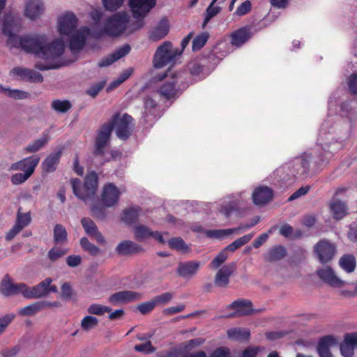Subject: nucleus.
Listing matches in <instances>:
<instances>
[{
    "label": "nucleus",
    "instance_id": "f257e3e1",
    "mask_svg": "<svg viewBox=\"0 0 357 357\" xmlns=\"http://www.w3.org/2000/svg\"><path fill=\"white\" fill-rule=\"evenodd\" d=\"M187 76L185 72H172L171 69L158 74L154 79L162 82L158 86L156 93L164 100H176L189 86Z\"/></svg>",
    "mask_w": 357,
    "mask_h": 357
},
{
    "label": "nucleus",
    "instance_id": "f03ea898",
    "mask_svg": "<svg viewBox=\"0 0 357 357\" xmlns=\"http://www.w3.org/2000/svg\"><path fill=\"white\" fill-rule=\"evenodd\" d=\"M26 52L35 54L37 56L52 60L61 56L65 49L62 39H56L52 43L47 42L45 36L34 35L31 40H26L24 43Z\"/></svg>",
    "mask_w": 357,
    "mask_h": 357
},
{
    "label": "nucleus",
    "instance_id": "7ed1b4c3",
    "mask_svg": "<svg viewBox=\"0 0 357 357\" xmlns=\"http://www.w3.org/2000/svg\"><path fill=\"white\" fill-rule=\"evenodd\" d=\"M182 54L179 48H173L169 41L164 42L160 45L153 56V64L155 68H161L169 63H174Z\"/></svg>",
    "mask_w": 357,
    "mask_h": 357
},
{
    "label": "nucleus",
    "instance_id": "20e7f679",
    "mask_svg": "<svg viewBox=\"0 0 357 357\" xmlns=\"http://www.w3.org/2000/svg\"><path fill=\"white\" fill-rule=\"evenodd\" d=\"M98 183V176L96 172L92 171L87 174L84 184L78 178L71 180L73 190L75 196L79 199L91 198L96 192Z\"/></svg>",
    "mask_w": 357,
    "mask_h": 357
},
{
    "label": "nucleus",
    "instance_id": "39448f33",
    "mask_svg": "<svg viewBox=\"0 0 357 357\" xmlns=\"http://www.w3.org/2000/svg\"><path fill=\"white\" fill-rule=\"evenodd\" d=\"M105 124H112V130L115 128L116 136L122 140L128 139L132 134V118L128 114L120 116L119 113H116L112 116L110 121Z\"/></svg>",
    "mask_w": 357,
    "mask_h": 357
},
{
    "label": "nucleus",
    "instance_id": "423d86ee",
    "mask_svg": "<svg viewBox=\"0 0 357 357\" xmlns=\"http://www.w3.org/2000/svg\"><path fill=\"white\" fill-rule=\"evenodd\" d=\"M155 0H130L129 5L133 13V17L137 19L136 25L132 31L137 30L144 25L142 19L155 5Z\"/></svg>",
    "mask_w": 357,
    "mask_h": 357
},
{
    "label": "nucleus",
    "instance_id": "0eeeda50",
    "mask_svg": "<svg viewBox=\"0 0 357 357\" xmlns=\"http://www.w3.org/2000/svg\"><path fill=\"white\" fill-rule=\"evenodd\" d=\"M315 257L321 264L330 262L335 255L336 246L326 238L320 239L313 247Z\"/></svg>",
    "mask_w": 357,
    "mask_h": 357
},
{
    "label": "nucleus",
    "instance_id": "6e6552de",
    "mask_svg": "<svg viewBox=\"0 0 357 357\" xmlns=\"http://www.w3.org/2000/svg\"><path fill=\"white\" fill-rule=\"evenodd\" d=\"M128 15L125 13L114 14L109 18L105 24V32L111 36H119L126 28L128 22Z\"/></svg>",
    "mask_w": 357,
    "mask_h": 357
},
{
    "label": "nucleus",
    "instance_id": "1a4fd4ad",
    "mask_svg": "<svg viewBox=\"0 0 357 357\" xmlns=\"http://www.w3.org/2000/svg\"><path fill=\"white\" fill-rule=\"evenodd\" d=\"M112 132V124H103L98 129L94 143V150L93 152L94 155H104L107 147L110 144Z\"/></svg>",
    "mask_w": 357,
    "mask_h": 357
},
{
    "label": "nucleus",
    "instance_id": "9d476101",
    "mask_svg": "<svg viewBox=\"0 0 357 357\" xmlns=\"http://www.w3.org/2000/svg\"><path fill=\"white\" fill-rule=\"evenodd\" d=\"M39 162L40 158L33 155L11 164L9 170L22 171L24 173L31 176Z\"/></svg>",
    "mask_w": 357,
    "mask_h": 357
},
{
    "label": "nucleus",
    "instance_id": "9b49d317",
    "mask_svg": "<svg viewBox=\"0 0 357 357\" xmlns=\"http://www.w3.org/2000/svg\"><path fill=\"white\" fill-rule=\"evenodd\" d=\"M236 270V263L231 262L222 266L217 272L214 284L218 287H226L229 283V278Z\"/></svg>",
    "mask_w": 357,
    "mask_h": 357
},
{
    "label": "nucleus",
    "instance_id": "f8f14e48",
    "mask_svg": "<svg viewBox=\"0 0 357 357\" xmlns=\"http://www.w3.org/2000/svg\"><path fill=\"white\" fill-rule=\"evenodd\" d=\"M77 20L72 13H67L60 17L58 21L59 31L61 35L70 36L77 31Z\"/></svg>",
    "mask_w": 357,
    "mask_h": 357
},
{
    "label": "nucleus",
    "instance_id": "ddd939ff",
    "mask_svg": "<svg viewBox=\"0 0 357 357\" xmlns=\"http://www.w3.org/2000/svg\"><path fill=\"white\" fill-rule=\"evenodd\" d=\"M143 298V296L141 293L126 290L121 291L116 293L112 294L109 297V302L113 305H116L117 303H128L133 301H139Z\"/></svg>",
    "mask_w": 357,
    "mask_h": 357
},
{
    "label": "nucleus",
    "instance_id": "4468645a",
    "mask_svg": "<svg viewBox=\"0 0 357 357\" xmlns=\"http://www.w3.org/2000/svg\"><path fill=\"white\" fill-rule=\"evenodd\" d=\"M257 30L253 31L251 26H245L234 31L231 34V44L236 47H241L250 39Z\"/></svg>",
    "mask_w": 357,
    "mask_h": 357
},
{
    "label": "nucleus",
    "instance_id": "2eb2a0df",
    "mask_svg": "<svg viewBox=\"0 0 357 357\" xmlns=\"http://www.w3.org/2000/svg\"><path fill=\"white\" fill-rule=\"evenodd\" d=\"M89 33L90 29L85 26L70 35V49L73 52H79L84 47Z\"/></svg>",
    "mask_w": 357,
    "mask_h": 357
},
{
    "label": "nucleus",
    "instance_id": "dca6fc26",
    "mask_svg": "<svg viewBox=\"0 0 357 357\" xmlns=\"http://www.w3.org/2000/svg\"><path fill=\"white\" fill-rule=\"evenodd\" d=\"M319 278L325 283L333 287H342L345 282L338 278L330 266L322 267L317 271Z\"/></svg>",
    "mask_w": 357,
    "mask_h": 357
},
{
    "label": "nucleus",
    "instance_id": "f3484780",
    "mask_svg": "<svg viewBox=\"0 0 357 357\" xmlns=\"http://www.w3.org/2000/svg\"><path fill=\"white\" fill-rule=\"evenodd\" d=\"M228 309H234L236 311L230 314L227 317H234L238 316H247L252 314V302L245 299H238L234 301L227 307Z\"/></svg>",
    "mask_w": 357,
    "mask_h": 357
},
{
    "label": "nucleus",
    "instance_id": "a211bd4d",
    "mask_svg": "<svg viewBox=\"0 0 357 357\" xmlns=\"http://www.w3.org/2000/svg\"><path fill=\"white\" fill-rule=\"evenodd\" d=\"M11 73L14 75L19 77L20 79H26L31 82L41 83L43 82V75L34 70L15 67L12 70Z\"/></svg>",
    "mask_w": 357,
    "mask_h": 357
},
{
    "label": "nucleus",
    "instance_id": "6ab92c4d",
    "mask_svg": "<svg viewBox=\"0 0 357 357\" xmlns=\"http://www.w3.org/2000/svg\"><path fill=\"white\" fill-rule=\"evenodd\" d=\"M355 348H357V333H346L340 346L341 354L344 357H352Z\"/></svg>",
    "mask_w": 357,
    "mask_h": 357
},
{
    "label": "nucleus",
    "instance_id": "aec40b11",
    "mask_svg": "<svg viewBox=\"0 0 357 357\" xmlns=\"http://www.w3.org/2000/svg\"><path fill=\"white\" fill-rule=\"evenodd\" d=\"M116 252L121 256H128L144 252L142 245L130 240H125L118 244Z\"/></svg>",
    "mask_w": 357,
    "mask_h": 357
},
{
    "label": "nucleus",
    "instance_id": "412c9836",
    "mask_svg": "<svg viewBox=\"0 0 357 357\" xmlns=\"http://www.w3.org/2000/svg\"><path fill=\"white\" fill-rule=\"evenodd\" d=\"M337 344V340L332 335H326L320 338L317 346V351L319 356L332 357L330 348Z\"/></svg>",
    "mask_w": 357,
    "mask_h": 357
},
{
    "label": "nucleus",
    "instance_id": "4be33fe9",
    "mask_svg": "<svg viewBox=\"0 0 357 357\" xmlns=\"http://www.w3.org/2000/svg\"><path fill=\"white\" fill-rule=\"evenodd\" d=\"M200 265L201 264L198 261H189L179 263L176 272L181 277L190 278L197 273Z\"/></svg>",
    "mask_w": 357,
    "mask_h": 357
},
{
    "label": "nucleus",
    "instance_id": "5701e85b",
    "mask_svg": "<svg viewBox=\"0 0 357 357\" xmlns=\"http://www.w3.org/2000/svg\"><path fill=\"white\" fill-rule=\"evenodd\" d=\"M52 282V280L47 278L32 288L28 287L27 299H37L46 296L47 294V288Z\"/></svg>",
    "mask_w": 357,
    "mask_h": 357
},
{
    "label": "nucleus",
    "instance_id": "b1692460",
    "mask_svg": "<svg viewBox=\"0 0 357 357\" xmlns=\"http://www.w3.org/2000/svg\"><path fill=\"white\" fill-rule=\"evenodd\" d=\"M3 33L8 38V45H10L11 47H20L24 51L26 50V47L24 46L25 40H31V36L19 37L18 36L13 34L7 23H4L3 24Z\"/></svg>",
    "mask_w": 357,
    "mask_h": 357
},
{
    "label": "nucleus",
    "instance_id": "393cba45",
    "mask_svg": "<svg viewBox=\"0 0 357 357\" xmlns=\"http://www.w3.org/2000/svg\"><path fill=\"white\" fill-rule=\"evenodd\" d=\"M44 6L40 0H27L24 9L25 15L31 19L38 18L43 12Z\"/></svg>",
    "mask_w": 357,
    "mask_h": 357
},
{
    "label": "nucleus",
    "instance_id": "a878e982",
    "mask_svg": "<svg viewBox=\"0 0 357 357\" xmlns=\"http://www.w3.org/2000/svg\"><path fill=\"white\" fill-rule=\"evenodd\" d=\"M61 156V151L50 154L42 162L43 170L47 173L54 172L59 163Z\"/></svg>",
    "mask_w": 357,
    "mask_h": 357
},
{
    "label": "nucleus",
    "instance_id": "bb28decb",
    "mask_svg": "<svg viewBox=\"0 0 357 357\" xmlns=\"http://www.w3.org/2000/svg\"><path fill=\"white\" fill-rule=\"evenodd\" d=\"M169 32L168 21L165 19L161 20L157 26L150 33V39L154 41L161 40L165 37Z\"/></svg>",
    "mask_w": 357,
    "mask_h": 357
},
{
    "label": "nucleus",
    "instance_id": "cd10ccee",
    "mask_svg": "<svg viewBox=\"0 0 357 357\" xmlns=\"http://www.w3.org/2000/svg\"><path fill=\"white\" fill-rule=\"evenodd\" d=\"M117 202H94L91 206V215L98 219H103L107 215V210L114 207Z\"/></svg>",
    "mask_w": 357,
    "mask_h": 357
},
{
    "label": "nucleus",
    "instance_id": "c85d7f7f",
    "mask_svg": "<svg viewBox=\"0 0 357 357\" xmlns=\"http://www.w3.org/2000/svg\"><path fill=\"white\" fill-rule=\"evenodd\" d=\"M140 208L137 207H130L123 210L121 220L126 225H132L137 222L140 214Z\"/></svg>",
    "mask_w": 357,
    "mask_h": 357
},
{
    "label": "nucleus",
    "instance_id": "c756f323",
    "mask_svg": "<svg viewBox=\"0 0 357 357\" xmlns=\"http://www.w3.org/2000/svg\"><path fill=\"white\" fill-rule=\"evenodd\" d=\"M252 201H271L273 198V191L268 186H259L252 195Z\"/></svg>",
    "mask_w": 357,
    "mask_h": 357
},
{
    "label": "nucleus",
    "instance_id": "7c9ffc66",
    "mask_svg": "<svg viewBox=\"0 0 357 357\" xmlns=\"http://www.w3.org/2000/svg\"><path fill=\"white\" fill-rule=\"evenodd\" d=\"M287 255L286 248L283 245H276L268 250L264 256L266 261H276L284 258Z\"/></svg>",
    "mask_w": 357,
    "mask_h": 357
},
{
    "label": "nucleus",
    "instance_id": "2f4dec72",
    "mask_svg": "<svg viewBox=\"0 0 357 357\" xmlns=\"http://www.w3.org/2000/svg\"><path fill=\"white\" fill-rule=\"evenodd\" d=\"M330 210L335 220H341L349 213L345 202H331Z\"/></svg>",
    "mask_w": 357,
    "mask_h": 357
},
{
    "label": "nucleus",
    "instance_id": "473e14b6",
    "mask_svg": "<svg viewBox=\"0 0 357 357\" xmlns=\"http://www.w3.org/2000/svg\"><path fill=\"white\" fill-rule=\"evenodd\" d=\"M53 241L55 245H64L68 242V233L61 224H56L53 230Z\"/></svg>",
    "mask_w": 357,
    "mask_h": 357
},
{
    "label": "nucleus",
    "instance_id": "72a5a7b5",
    "mask_svg": "<svg viewBox=\"0 0 357 357\" xmlns=\"http://www.w3.org/2000/svg\"><path fill=\"white\" fill-rule=\"evenodd\" d=\"M157 106L155 101L150 98L146 97L144 100L145 112L144 114V120L145 122L152 123L156 119L155 112H152L153 109H155Z\"/></svg>",
    "mask_w": 357,
    "mask_h": 357
},
{
    "label": "nucleus",
    "instance_id": "f704fd0d",
    "mask_svg": "<svg viewBox=\"0 0 357 357\" xmlns=\"http://www.w3.org/2000/svg\"><path fill=\"white\" fill-rule=\"evenodd\" d=\"M120 192L112 183H108L104 186L102 192V201H117Z\"/></svg>",
    "mask_w": 357,
    "mask_h": 357
},
{
    "label": "nucleus",
    "instance_id": "c9c22d12",
    "mask_svg": "<svg viewBox=\"0 0 357 357\" xmlns=\"http://www.w3.org/2000/svg\"><path fill=\"white\" fill-rule=\"evenodd\" d=\"M14 284L10 275H5L0 282L1 294L6 297L13 296Z\"/></svg>",
    "mask_w": 357,
    "mask_h": 357
},
{
    "label": "nucleus",
    "instance_id": "e433bc0d",
    "mask_svg": "<svg viewBox=\"0 0 357 357\" xmlns=\"http://www.w3.org/2000/svg\"><path fill=\"white\" fill-rule=\"evenodd\" d=\"M228 337L234 340H248L250 338V331L245 328H234L227 331Z\"/></svg>",
    "mask_w": 357,
    "mask_h": 357
},
{
    "label": "nucleus",
    "instance_id": "4c0bfd02",
    "mask_svg": "<svg viewBox=\"0 0 357 357\" xmlns=\"http://www.w3.org/2000/svg\"><path fill=\"white\" fill-rule=\"evenodd\" d=\"M49 138L47 135H43L41 137L29 143L25 148L26 153H36L44 147L48 142Z\"/></svg>",
    "mask_w": 357,
    "mask_h": 357
},
{
    "label": "nucleus",
    "instance_id": "58836bf2",
    "mask_svg": "<svg viewBox=\"0 0 357 357\" xmlns=\"http://www.w3.org/2000/svg\"><path fill=\"white\" fill-rule=\"evenodd\" d=\"M254 234H248L243 236L242 237L238 238V239L233 241L231 243L227 245L223 250H226V252L228 251L234 252L241 246L245 245L253 238Z\"/></svg>",
    "mask_w": 357,
    "mask_h": 357
},
{
    "label": "nucleus",
    "instance_id": "ea45409f",
    "mask_svg": "<svg viewBox=\"0 0 357 357\" xmlns=\"http://www.w3.org/2000/svg\"><path fill=\"white\" fill-rule=\"evenodd\" d=\"M339 265L347 273H351L356 268V259L351 255H344L340 259Z\"/></svg>",
    "mask_w": 357,
    "mask_h": 357
},
{
    "label": "nucleus",
    "instance_id": "a19ab883",
    "mask_svg": "<svg viewBox=\"0 0 357 357\" xmlns=\"http://www.w3.org/2000/svg\"><path fill=\"white\" fill-rule=\"evenodd\" d=\"M153 231L148 227L139 225L134 228V236L136 240L139 241H144L151 237Z\"/></svg>",
    "mask_w": 357,
    "mask_h": 357
},
{
    "label": "nucleus",
    "instance_id": "79ce46f5",
    "mask_svg": "<svg viewBox=\"0 0 357 357\" xmlns=\"http://www.w3.org/2000/svg\"><path fill=\"white\" fill-rule=\"evenodd\" d=\"M354 190L350 187L342 186L335 189L333 201H342L345 199L352 198Z\"/></svg>",
    "mask_w": 357,
    "mask_h": 357
},
{
    "label": "nucleus",
    "instance_id": "37998d69",
    "mask_svg": "<svg viewBox=\"0 0 357 357\" xmlns=\"http://www.w3.org/2000/svg\"><path fill=\"white\" fill-rule=\"evenodd\" d=\"M221 213L227 218L232 215L241 217L245 213V210L240 208L237 206V202H230L222 208Z\"/></svg>",
    "mask_w": 357,
    "mask_h": 357
},
{
    "label": "nucleus",
    "instance_id": "c03bdc74",
    "mask_svg": "<svg viewBox=\"0 0 357 357\" xmlns=\"http://www.w3.org/2000/svg\"><path fill=\"white\" fill-rule=\"evenodd\" d=\"M168 245L172 249L186 253L190 250V247L181 237L172 238L168 241Z\"/></svg>",
    "mask_w": 357,
    "mask_h": 357
},
{
    "label": "nucleus",
    "instance_id": "a18cd8bd",
    "mask_svg": "<svg viewBox=\"0 0 357 357\" xmlns=\"http://www.w3.org/2000/svg\"><path fill=\"white\" fill-rule=\"evenodd\" d=\"M72 107V105L67 100H54L51 102V108L59 113H66Z\"/></svg>",
    "mask_w": 357,
    "mask_h": 357
},
{
    "label": "nucleus",
    "instance_id": "49530a36",
    "mask_svg": "<svg viewBox=\"0 0 357 357\" xmlns=\"http://www.w3.org/2000/svg\"><path fill=\"white\" fill-rule=\"evenodd\" d=\"M80 245L85 252H89L92 256H96L101 252L100 249L91 243L86 237H82L80 239Z\"/></svg>",
    "mask_w": 357,
    "mask_h": 357
},
{
    "label": "nucleus",
    "instance_id": "de8ad7c7",
    "mask_svg": "<svg viewBox=\"0 0 357 357\" xmlns=\"http://www.w3.org/2000/svg\"><path fill=\"white\" fill-rule=\"evenodd\" d=\"M42 310L40 301L35 302L19 310V314L22 316H32Z\"/></svg>",
    "mask_w": 357,
    "mask_h": 357
},
{
    "label": "nucleus",
    "instance_id": "09e8293b",
    "mask_svg": "<svg viewBox=\"0 0 357 357\" xmlns=\"http://www.w3.org/2000/svg\"><path fill=\"white\" fill-rule=\"evenodd\" d=\"M68 249L54 246L47 252L48 259L54 262L63 257L67 252Z\"/></svg>",
    "mask_w": 357,
    "mask_h": 357
},
{
    "label": "nucleus",
    "instance_id": "8fccbe9b",
    "mask_svg": "<svg viewBox=\"0 0 357 357\" xmlns=\"http://www.w3.org/2000/svg\"><path fill=\"white\" fill-rule=\"evenodd\" d=\"M112 311V308L106 306L102 305L98 303H93L90 305L87 308V312L90 314H95L101 316L107 312H110Z\"/></svg>",
    "mask_w": 357,
    "mask_h": 357
},
{
    "label": "nucleus",
    "instance_id": "3c124183",
    "mask_svg": "<svg viewBox=\"0 0 357 357\" xmlns=\"http://www.w3.org/2000/svg\"><path fill=\"white\" fill-rule=\"evenodd\" d=\"M31 221V218L30 215V213H22L21 208H18L17 214V220L15 225L18 227H21L22 229L28 226Z\"/></svg>",
    "mask_w": 357,
    "mask_h": 357
},
{
    "label": "nucleus",
    "instance_id": "603ef678",
    "mask_svg": "<svg viewBox=\"0 0 357 357\" xmlns=\"http://www.w3.org/2000/svg\"><path fill=\"white\" fill-rule=\"evenodd\" d=\"M98 324V319L93 316H85L81 321V327L85 331H89L96 327Z\"/></svg>",
    "mask_w": 357,
    "mask_h": 357
},
{
    "label": "nucleus",
    "instance_id": "864d4df0",
    "mask_svg": "<svg viewBox=\"0 0 357 357\" xmlns=\"http://www.w3.org/2000/svg\"><path fill=\"white\" fill-rule=\"evenodd\" d=\"M209 35L206 32L202 33L197 36L192 40V48L193 51L199 50L202 48L208 39Z\"/></svg>",
    "mask_w": 357,
    "mask_h": 357
},
{
    "label": "nucleus",
    "instance_id": "5fc2aeb1",
    "mask_svg": "<svg viewBox=\"0 0 357 357\" xmlns=\"http://www.w3.org/2000/svg\"><path fill=\"white\" fill-rule=\"evenodd\" d=\"M213 5L214 4L211 3L206 10L204 20L202 23L203 29L206 27L211 19L218 15L220 11V8L219 6H214Z\"/></svg>",
    "mask_w": 357,
    "mask_h": 357
},
{
    "label": "nucleus",
    "instance_id": "6e6d98bb",
    "mask_svg": "<svg viewBox=\"0 0 357 357\" xmlns=\"http://www.w3.org/2000/svg\"><path fill=\"white\" fill-rule=\"evenodd\" d=\"M227 257H228L227 252H226V250H222L211 261L209 266L211 268L217 269L227 260Z\"/></svg>",
    "mask_w": 357,
    "mask_h": 357
},
{
    "label": "nucleus",
    "instance_id": "4d7b16f0",
    "mask_svg": "<svg viewBox=\"0 0 357 357\" xmlns=\"http://www.w3.org/2000/svg\"><path fill=\"white\" fill-rule=\"evenodd\" d=\"M81 222L85 230V232L89 236L98 230L94 222L90 218L89 219L84 218L82 219Z\"/></svg>",
    "mask_w": 357,
    "mask_h": 357
},
{
    "label": "nucleus",
    "instance_id": "13d9d810",
    "mask_svg": "<svg viewBox=\"0 0 357 357\" xmlns=\"http://www.w3.org/2000/svg\"><path fill=\"white\" fill-rule=\"evenodd\" d=\"M174 294L172 292H165L160 295H158L153 298L156 305H166L169 303L173 298Z\"/></svg>",
    "mask_w": 357,
    "mask_h": 357
},
{
    "label": "nucleus",
    "instance_id": "bf43d9fd",
    "mask_svg": "<svg viewBox=\"0 0 357 357\" xmlns=\"http://www.w3.org/2000/svg\"><path fill=\"white\" fill-rule=\"evenodd\" d=\"M135 350L138 352H142L143 354H148L155 352L156 348L153 347L150 341H147L145 343L135 345Z\"/></svg>",
    "mask_w": 357,
    "mask_h": 357
},
{
    "label": "nucleus",
    "instance_id": "052dcab7",
    "mask_svg": "<svg viewBox=\"0 0 357 357\" xmlns=\"http://www.w3.org/2000/svg\"><path fill=\"white\" fill-rule=\"evenodd\" d=\"M156 306L153 299L142 303L137 305V310L142 314H145L151 312Z\"/></svg>",
    "mask_w": 357,
    "mask_h": 357
},
{
    "label": "nucleus",
    "instance_id": "680f3d73",
    "mask_svg": "<svg viewBox=\"0 0 357 357\" xmlns=\"http://www.w3.org/2000/svg\"><path fill=\"white\" fill-rule=\"evenodd\" d=\"M31 175L26 173H16L11 176L10 181L13 185H20L26 181Z\"/></svg>",
    "mask_w": 357,
    "mask_h": 357
},
{
    "label": "nucleus",
    "instance_id": "e2e57ef3",
    "mask_svg": "<svg viewBox=\"0 0 357 357\" xmlns=\"http://www.w3.org/2000/svg\"><path fill=\"white\" fill-rule=\"evenodd\" d=\"M61 296L66 301L70 300L73 298V291L69 282H65L61 286Z\"/></svg>",
    "mask_w": 357,
    "mask_h": 357
},
{
    "label": "nucleus",
    "instance_id": "0e129e2a",
    "mask_svg": "<svg viewBox=\"0 0 357 357\" xmlns=\"http://www.w3.org/2000/svg\"><path fill=\"white\" fill-rule=\"evenodd\" d=\"M130 51V47L129 45H124L123 47L117 49L116 51H114L113 53H112V57L114 59V60L116 61L119 59H121L122 57L127 55Z\"/></svg>",
    "mask_w": 357,
    "mask_h": 357
},
{
    "label": "nucleus",
    "instance_id": "69168bd1",
    "mask_svg": "<svg viewBox=\"0 0 357 357\" xmlns=\"http://www.w3.org/2000/svg\"><path fill=\"white\" fill-rule=\"evenodd\" d=\"M102 2L106 10L114 11L122 6L123 0H102Z\"/></svg>",
    "mask_w": 357,
    "mask_h": 357
},
{
    "label": "nucleus",
    "instance_id": "338daca9",
    "mask_svg": "<svg viewBox=\"0 0 357 357\" xmlns=\"http://www.w3.org/2000/svg\"><path fill=\"white\" fill-rule=\"evenodd\" d=\"M205 234L207 237L211 238L220 239L228 236L226 229H211L204 231Z\"/></svg>",
    "mask_w": 357,
    "mask_h": 357
},
{
    "label": "nucleus",
    "instance_id": "774afa93",
    "mask_svg": "<svg viewBox=\"0 0 357 357\" xmlns=\"http://www.w3.org/2000/svg\"><path fill=\"white\" fill-rule=\"evenodd\" d=\"M349 90L351 94H357V73H354L347 79Z\"/></svg>",
    "mask_w": 357,
    "mask_h": 357
}]
</instances>
